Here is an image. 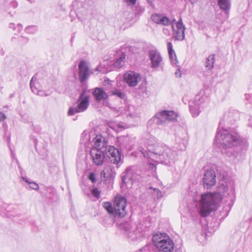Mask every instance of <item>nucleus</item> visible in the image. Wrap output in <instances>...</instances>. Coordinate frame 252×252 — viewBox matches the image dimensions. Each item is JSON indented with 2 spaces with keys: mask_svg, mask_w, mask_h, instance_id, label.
Returning <instances> with one entry per match:
<instances>
[{
  "mask_svg": "<svg viewBox=\"0 0 252 252\" xmlns=\"http://www.w3.org/2000/svg\"><path fill=\"white\" fill-rule=\"evenodd\" d=\"M140 144L144 145L148 151L142 146L139 147V151L144 158H154L157 162L168 166L174 163L176 159V152L165 145L157 143L155 137H150L147 141L142 140Z\"/></svg>",
  "mask_w": 252,
  "mask_h": 252,
  "instance_id": "nucleus-1",
  "label": "nucleus"
},
{
  "mask_svg": "<svg viewBox=\"0 0 252 252\" xmlns=\"http://www.w3.org/2000/svg\"><path fill=\"white\" fill-rule=\"evenodd\" d=\"M215 142L224 148L223 151L228 157L235 158L238 153L235 151V147L240 146L244 150L248 148L247 140L240 136L236 132L224 128L220 123L216 137Z\"/></svg>",
  "mask_w": 252,
  "mask_h": 252,
  "instance_id": "nucleus-2",
  "label": "nucleus"
},
{
  "mask_svg": "<svg viewBox=\"0 0 252 252\" xmlns=\"http://www.w3.org/2000/svg\"><path fill=\"white\" fill-rule=\"evenodd\" d=\"M228 191L226 183H220L217 191L214 194L210 192L202 194L200 201V214L203 217L209 215L211 212L217 209V204L223 199L225 194Z\"/></svg>",
  "mask_w": 252,
  "mask_h": 252,
  "instance_id": "nucleus-3",
  "label": "nucleus"
},
{
  "mask_svg": "<svg viewBox=\"0 0 252 252\" xmlns=\"http://www.w3.org/2000/svg\"><path fill=\"white\" fill-rule=\"evenodd\" d=\"M90 154L93 162L96 166L102 165L105 155L109 158L111 163L118 164L121 160V153L119 150L113 146L102 147L101 149L92 148Z\"/></svg>",
  "mask_w": 252,
  "mask_h": 252,
  "instance_id": "nucleus-4",
  "label": "nucleus"
},
{
  "mask_svg": "<svg viewBox=\"0 0 252 252\" xmlns=\"http://www.w3.org/2000/svg\"><path fill=\"white\" fill-rule=\"evenodd\" d=\"M153 242L159 252H175V247L173 241L165 233L154 235Z\"/></svg>",
  "mask_w": 252,
  "mask_h": 252,
  "instance_id": "nucleus-5",
  "label": "nucleus"
},
{
  "mask_svg": "<svg viewBox=\"0 0 252 252\" xmlns=\"http://www.w3.org/2000/svg\"><path fill=\"white\" fill-rule=\"evenodd\" d=\"M73 6L78 18L83 20L89 14L91 13L93 1L92 0H75Z\"/></svg>",
  "mask_w": 252,
  "mask_h": 252,
  "instance_id": "nucleus-6",
  "label": "nucleus"
},
{
  "mask_svg": "<svg viewBox=\"0 0 252 252\" xmlns=\"http://www.w3.org/2000/svg\"><path fill=\"white\" fill-rule=\"evenodd\" d=\"M140 177V171L135 167H130L123 173L122 181L127 188H131L132 184L139 181Z\"/></svg>",
  "mask_w": 252,
  "mask_h": 252,
  "instance_id": "nucleus-7",
  "label": "nucleus"
},
{
  "mask_svg": "<svg viewBox=\"0 0 252 252\" xmlns=\"http://www.w3.org/2000/svg\"><path fill=\"white\" fill-rule=\"evenodd\" d=\"M89 98L88 96L82 97L81 95L77 101L76 106L70 107L68 111L69 116L85 111L89 106Z\"/></svg>",
  "mask_w": 252,
  "mask_h": 252,
  "instance_id": "nucleus-8",
  "label": "nucleus"
},
{
  "mask_svg": "<svg viewBox=\"0 0 252 252\" xmlns=\"http://www.w3.org/2000/svg\"><path fill=\"white\" fill-rule=\"evenodd\" d=\"M127 200L126 198L120 195L115 196L114 200V205L115 209L117 211L118 217H124L126 214V206Z\"/></svg>",
  "mask_w": 252,
  "mask_h": 252,
  "instance_id": "nucleus-9",
  "label": "nucleus"
},
{
  "mask_svg": "<svg viewBox=\"0 0 252 252\" xmlns=\"http://www.w3.org/2000/svg\"><path fill=\"white\" fill-rule=\"evenodd\" d=\"M216 175L215 171L212 169H204L203 184L205 188L210 189L215 186L216 183Z\"/></svg>",
  "mask_w": 252,
  "mask_h": 252,
  "instance_id": "nucleus-10",
  "label": "nucleus"
},
{
  "mask_svg": "<svg viewBox=\"0 0 252 252\" xmlns=\"http://www.w3.org/2000/svg\"><path fill=\"white\" fill-rule=\"evenodd\" d=\"M178 115L173 111L164 110L157 113L155 118L157 119V123L158 125L164 123L166 121H175L177 120Z\"/></svg>",
  "mask_w": 252,
  "mask_h": 252,
  "instance_id": "nucleus-11",
  "label": "nucleus"
},
{
  "mask_svg": "<svg viewBox=\"0 0 252 252\" xmlns=\"http://www.w3.org/2000/svg\"><path fill=\"white\" fill-rule=\"evenodd\" d=\"M112 82L108 78L104 79L103 83L106 87V90L110 91V95L116 96L121 99L125 100L126 98V94L125 91L116 88L111 89Z\"/></svg>",
  "mask_w": 252,
  "mask_h": 252,
  "instance_id": "nucleus-12",
  "label": "nucleus"
},
{
  "mask_svg": "<svg viewBox=\"0 0 252 252\" xmlns=\"http://www.w3.org/2000/svg\"><path fill=\"white\" fill-rule=\"evenodd\" d=\"M148 55L151 67L154 69L159 67L162 62V58L159 52L157 49H151L149 51Z\"/></svg>",
  "mask_w": 252,
  "mask_h": 252,
  "instance_id": "nucleus-13",
  "label": "nucleus"
},
{
  "mask_svg": "<svg viewBox=\"0 0 252 252\" xmlns=\"http://www.w3.org/2000/svg\"><path fill=\"white\" fill-rule=\"evenodd\" d=\"M189 137L186 130L182 129L178 133L176 138L177 149L179 150L184 151L186 150Z\"/></svg>",
  "mask_w": 252,
  "mask_h": 252,
  "instance_id": "nucleus-14",
  "label": "nucleus"
},
{
  "mask_svg": "<svg viewBox=\"0 0 252 252\" xmlns=\"http://www.w3.org/2000/svg\"><path fill=\"white\" fill-rule=\"evenodd\" d=\"M124 78L126 83L131 87L137 86L141 80L140 75L132 71L126 72L124 75Z\"/></svg>",
  "mask_w": 252,
  "mask_h": 252,
  "instance_id": "nucleus-15",
  "label": "nucleus"
},
{
  "mask_svg": "<svg viewBox=\"0 0 252 252\" xmlns=\"http://www.w3.org/2000/svg\"><path fill=\"white\" fill-rule=\"evenodd\" d=\"M79 78L81 83H83L89 77L90 72L89 67L84 60L81 61L78 65Z\"/></svg>",
  "mask_w": 252,
  "mask_h": 252,
  "instance_id": "nucleus-16",
  "label": "nucleus"
},
{
  "mask_svg": "<svg viewBox=\"0 0 252 252\" xmlns=\"http://www.w3.org/2000/svg\"><path fill=\"white\" fill-rule=\"evenodd\" d=\"M177 30L174 31V37L177 40H183L185 38V32L186 28L184 25L181 17L176 23Z\"/></svg>",
  "mask_w": 252,
  "mask_h": 252,
  "instance_id": "nucleus-17",
  "label": "nucleus"
},
{
  "mask_svg": "<svg viewBox=\"0 0 252 252\" xmlns=\"http://www.w3.org/2000/svg\"><path fill=\"white\" fill-rule=\"evenodd\" d=\"M92 94L97 102L106 99L109 96L102 88L98 87L94 89Z\"/></svg>",
  "mask_w": 252,
  "mask_h": 252,
  "instance_id": "nucleus-18",
  "label": "nucleus"
},
{
  "mask_svg": "<svg viewBox=\"0 0 252 252\" xmlns=\"http://www.w3.org/2000/svg\"><path fill=\"white\" fill-rule=\"evenodd\" d=\"M116 175V172L113 170L111 166L108 165L104 167L101 172L100 175L105 180L108 179H113Z\"/></svg>",
  "mask_w": 252,
  "mask_h": 252,
  "instance_id": "nucleus-19",
  "label": "nucleus"
},
{
  "mask_svg": "<svg viewBox=\"0 0 252 252\" xmlns=\"http://www.w3.org/2000/svg\"><path fill=\"white\" fill-rule=\"evenodd\" d=\"M93 142L94 143L93 148L101 149L102 147H106L104 138L100 135H96L93 137Z\"/></svg>",
  "mask_w": 252,
  "mask_h": 252,
  "instance_id": "nucleus-20",
  "label": "nucleus"
},
{
  "mask_svg": "<svg viewBox=\"0 0 252 252\" xmlns=\"http://www.w3.org/2000/svg\"><path fill=\"white\" fill-rule=\"evenodd\" d=\"M41 83V82L34 83L33 81V78H32L30 81V87L32 92L33 93L36 94L38 95H40L39 93L41 92V89L43 88H45L46 87V86L43 83H42L41 86H40V83Z\"/></svg>",
  "mask_w": 252,
  "mask_h": 252,
  "instance_id": "nucleus-21",
  "label": "nucleus"
},
{
  "mask_svg": "<svg viewBox=\"0 0 252 252\" xmlns=\"http://www.w3.org/2000/svg\"><path fill=\"white\" fill-rule=\"evenodd\" d=\"M167 49L169 54V58L171 63L173 65L177 64L178 61L177 60L176 55L175 51L173 49L172 44L171 42L167 43Z\"/></svg>",
  "mask_w": 252,
  "mask_h": 252,
  "instance_id": "nucleus-22",
  "label": "nucleus"
},
{
  "mask_svg": "<svg viewBox=\"0 0 252 252\" xmlns=\"http://www.w3.org/2000/svg\"><path fill=\"white\" fill-rule=\"evenodd\" d=\"M103 206L109 214L113 215L115 217H118V214H117V211L115 209L114 205L113 206L110 202H105L103 203Z\"/></svg>",
  "mask_w": 252,
  "mask_h": 252,
  "instance_id": "nucleus-23",
  "label": "nucleus"
},
{
  "mask_svg": "<svg viewBox=\"0 0 252 252\" xmlns=\"http://www.w3.org/2000/svg\"><path fill=\"white\" fill-rule=\"evenodd\" d=\"M215 61V56L214 54H211L208 56L205 63L206 69L211 70L214 66Z\"/></svg>",
  "mask_w": 252,
  "mask_h": 252,
  "instance_id": "nucleus-24",
  "label": "nucleus"
},
{
  "mask_svg": "<svg viewBox=\"0 0 252 252\" xmlns=\"http://www.w3.org/2000/svg\"><path fill=\"white\" fill-rule=\"evenodd\" d=\"M218 5L221 10L228 13L230 8V0H218Z\"/></svg>",
  "mask_w": 252,
  "mask_h": 252,
  "instance_id": "nucleus-25",
  "label": "nucleus"
},
{
  "mask_svg": "<svg viewBox=\"0 0 252 252\" xmlns=\"http://www.w3.org/2000/svg\"><path fill=\"white\" fill-rule=\"evenodd\" d=\"M207 97L205 96L201 95L200 94H196L193 100L191 102V103L195 104L197 106H201L202 107V104L205 101Z\"/></svg>",
  "mask_w": 252,
  "mask_h": 252,
  "instance_id": "nucleus-26",
  "label": "nucleus"
},
{
  "mask_svg": "<svg viewBox=\"0 0 252 252\" xmlns=\"http://www.w3.org/2000/svg\"><path fill=\"white\" fill-rule=\"evenodd\" d=\"M189 106L190 113L194 117L197 116L203 108L201 106H197L196 105L191 102L190 103Z\"/></svg>",
  "mask_w": 252,
  "mask_h": 252,
  "instance_id": "nucleus-27",
  "label": "nucleus"
},
{
  "mask_svg": "<svg viewBox=\"0 0 252 252\" xmlns=\"http://www.w3.org/2000/svg\"><path fill=\"white\" fill-rule=\"evenodd\" d=\"M125 58L126 55L123 53L121 57L119 59H116L114 63V66L117 68H120L123 66L125 63Z\"/></svg>",
  "mask_w": 252,
  "mask_h": 252,
  "instance_id": "nucleus-28",
  "label": "nucleus"
},
{
  "mask_svg": "<svg viewBox=\"0 0 252 252\" xmlns=\"http://www.w3.org/2000/svg\"><path fill=\"white\" fill-rule=\"evenodd\" d=\"M88 141L90 142L92 141L91 136L88 132L84 131L82 133L81 141L82 143L86 144Z\"/></svg>",
  "mask_w": 252,
  "mask_h": 252,
  "instance_id": "nucleus-29",
  "label": "nucleus"
},
{
  "mask_svg": "<svg viewBox=\"0 0 252 252\" xmlns=\"http://www.w3.org/2000/svg\"><path fill=\"white\" fill-rule=\"evenodd\" d=\"M170 19L166 16L161 15L158 25L168 26L171 24Z\"/></svg>",
  "mask_w": 252,
  "mask_h": 252,
  "instance_id": "nucleus-30",
  "label": "nucleus"
},
{
  "mask_svg": "<svg viewBox=\"0 0 252 252\" xmlns=\"http://www.w3.org/2000/svg\"><path fill=\"white\" fill-rule=\"evenodd\" d=\"M37 27L35 26H31L27 27L25 29V31L26 32L31 33V34H34L37 31Z\"/></svg>",
  "mask_w": 252,
  "mask_h": 252,
  "instance_id": "nucleus-31",
  "label": "nucleus"
},
{
  "mask_svg": "<svg viewBox=\"0 0 252 252\" xmlns=\"http://www.w3.org/2000/svg\"><path fill=\"white\" fill-rule=\"evenodd\" d=\"M161 14H155L151 16L152 20L155 23L158 24Z\"/></svg>",
  "mask_w": 252,
  "mask_h": 252,
  "instance_id": "nucleus-32",
  "label": "nucleus"
},
{
  "mask_svg": "<svg viewBox=\"0 0 252 252\" xmlns=\"http://www.w3.org/2000/svg\"><path fill=\"white\" fill-rule=\"evenodd\" d=\"M139 89L141 90V93H145L147 94V90L145 82H142L139 86Z\"/></svg>",
  "mask_w": 252,
  "mask_h": 252,
  "instance_id": "nucleus-33",
  "label": "nucleus"
},
{
  "mask_svg": "<svg viewBox=\"0 0 252 252\" xmlns=\"http://www.w3.org/2000/svg\"><path fill=\"white\" fill-rule=\"evenodd\" d=\"M92 192L94 197L97 199L99 198L100 191L96 188H94Z\"/></svg>",
  "mask_w": 252,
  "mask_h": 252,
  "instance_id": "nucleus-34",
  "label": "nucleus"
},
{
  "mask_svg": "<svg viewBox=\"0 0 252 252\" xmlns=\"http://www.w3.org/2000/svg\"><path fill=\"white\" fill-rule=\"evenodd\" d=\"M151 189H153L155 193H156L157 197L158 199L162 197V192L158 189L151 188Z\"/></svg>",
  "mask_w": 252,
  "mask_h": 252,
  "instance_id": "nucleus-35",
  "label": "nucleus"
},
{
  "mask_svg": "<svg viewBox=\"0 0 252 252\" xmlns=\"http://www.w3.org/2000/svg\"><path fill=\"white\" fill-rule=\"evenodd\" d=\"M29 184L30 185L29 187L33 189L37 190L39 188L38 185L34 182H30Z\"/></svg>",
  "mask_w": 252,
  "mask_h": 252,
  "instance_id": "nucleus-36",
  "label": "nucleus"
},
{
  "mask_svg": "<svg viewBox=\"0 0 252 252\" xmlns=\"http://www.w3.org/2000/svg\"><path fill=\"white\" fill-rule=\"evenodd\" d=\"M89 179L93 182L94 183L95 182V174L92 172L90 174L89 176Z\"/></svg>",
  "mask_w": 252,
  "mask_h": 252,
  "instance_id": "nucleus-37",
  "label": "nucleus"
},
{
  "mask_svg": "<svg viewBox=\"0 0 252 252\" xmlns=\"http://www.w3.org/2000/svg\"><path fill=\"white\" fill-rule=\"evenodd\" d=\"M128 5H133L136 3V0H125Z\"/></svg>",
  "mask_w": 252,
  "mask_h": 252,
  "instance_id": "nucleus-38",
  "label": "nucleus"
},
{
  "mask_svg": "<svg viewBox=\"0 0 252 252\" xmlns=\"http://www.w3.org/2000/svg\"><path fill=\"white\" fill-rule=\"evenodd\" d=\"M6 118L5 114L1 112H0V121L2 122Z\"/></svg>",
  "mask_w": 252,
  "mask_h": 252,
  "instance_id": "nucleus-39",
  "label": "nucleus"
},
{
  "mask_svg": "<svg viewBox=\"0 0 252 252\" xmlns=\"http://www.w3.org/2000/svg\"><path fill=\"white\" fill-rule=\"evenodd\" d=\"M22 28L23 27L22 25L18 24L16 25V30L17 32H19L22 31Z\"/></svg>",
  "mask_w": 252,
  "mask_h": 252,
  "instance_id": "nucleus-40",
  "label": "nucleus"
},
{
  "mask_svg": "<svg viewBox=\"0 0 252 252\" xmlns=\"http://www.w3.org/2000/svg\"><path fill=\"white\" fill-rule=\"evenodd\" d=\"M17 2L16 1H12L10 2V6L16 8L17 6Z\"/></svg>",
  "mask_w": 252,
  "mask_h": 252,
  "instance_id": "nucleus-41",
  "label": "nucleus"
},
{
  "mask_svg": "<svg viewBox=\"0 0 252 252\" xmlns=\"http://www.w3.org/2000/svg\"><path fill=\"white\" fill-rule=\"evenodd\" d=\"M246 99L252 104V94L251 95H247L246 96Z\"/></svg>",
  "mask_w": 252,
  "mask_h": 252,
  "instance_id": "nucleus-42",
  "label": "nucleus"
},
{
  "mask_svg": "<svg viewBox=\"0 0 252 252\" xmlns=\"http://www.w3.org/2000/svg\"><path fill=\"white\" fill-rule=\"evenodd\" d=\"M175 75L177 77H180L181 76V73L180 72V70L179 68H178L177 70H176V71L175 72Z\"/></svg>",
  "mask_w": 252,
  "mask_h": 252,
  "instance_id": "nucleus-43",
  "label": "nucleus"
},
{
  "mask_svg": "<svg viewBox=\"0 0 252 252\" xmlns=\"http://www.w3.org/2000/svg\"><path fill=\"white\" fill-rule=\"evenodd\" d=\"M9 27L10 28L13 29V30L16 31V26L14 23H10L9 25Z\"/></svg>",
  "mask_w": 252,
  "mask_h": 252,
  "instance_id": "nucleus-44",
  "label": "nucleus"
},
{
  "mask_svg": "<svg viewBox=\"0 0 252 252\" xmlns=\"http://www.w3.org/2000/svg\"><path fill=\"white\" fill-rule=\"evenodd\" d=\"M248 126L251 127H252V117H251L249 119V123H248Z\"/></svg>",
  "mask_w": 252,
  "mask_h": 252,
  "instance_id": "nucleus-45",
  "label": "nucleus"
},
{
  "mask_svg": "<svg viewBox=\"0 0 252 252\" xmlns=\"http://www.w3.org/2000/svg\"><path fill=\"white\" fill-rule=\"evenodd\" d=\"M22 179H23L24 181H25L26 183H28V184L29 183V182H30L28 180L27 178V177H22Z\"/></svg>",
  "mask_w": 252,
  "mask_h": 252,
  "instance_id": "nucleus-46",
  "label": "nucleus"
},
{
  "mask_svg": "<svg viewBox=\"0 0 252 252\" xmlns=\"http://www.w3.org/2000/svg\"><path fill=\"white\" fill-rule=\"evenodd\" d=\"M15 160H16V163L17 164V165H18V167L19 168H21V166H20V163H19V160H18L17 158H15Z\"/></svg>",
  "mask_w": 252,
  "mask_h": 252,
  "instance_id": "nucleus-47",
  "label": "nucleus"
},
{
  "mask_svg": "<svg viewBox=\"0 0 252 252\" xmlns=\"http://www.w3.org/2000/svg\"><path fill=\"white\" fill-rule=\"evenodd\" d=\"M11 154H12V157L13 158H14V159L17 158L15 157V154L12 151H11Z\"/></svg>",
  "mask_w": 252,
  "mask_h": 252,
  "instance_id": "nucleus-48",
  "label": "nucleus"
},
{
  "mask_svg": "<svg viewBox=\"0 0 252 252\" xmlns=\"http://www.w3.org/2000/svg\"><path fill=\"white\" fill-rule=\"evenodd\" d=\"M25 42H28V38H25Z\"/></svg>",
  "mask_w": 252,
  "mask_h": 252,
  "instance_id": "nucleus-49",
  "label": "nucleus"
},
{
  "mask_svg": "<svg viewBox=\"0 0 252 252\" xmlns=\"http://www.w3.org/2000/svg\"><path fill=\"white\" fill-rule=\"evenodd\" d=\"M176 22V20L175 19L172 20V24H173V22Z\"/></svg>",
  "mask_w": 252,
  "mask_h": 252,
  "instance_id": "nucleus-50",
  "label": "nucleus"
},
{
  "mask_svg": "<svg viewBox=\"0 0 252 252\" xmlns=\"http://www.w3.org/2000/svg\"><path fill=\"white\" fill-rule=\"evenodd\" d=\"M172 29H174V26L173 25H172Z\"/></svg>",
  "mask_w": 252,
  "mask_h": 252,
  "instance_id": "nucleus-51",
  "label": "nucleus"
}]
</instances>
